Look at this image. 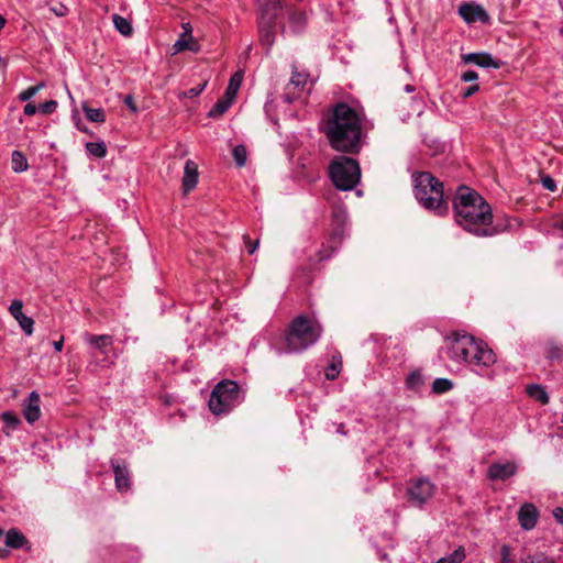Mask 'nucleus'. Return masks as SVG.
Returning <instances> with one entry per match:
<instances>
[{"instance_id": "obj_58", "label": "nucleus", "mask_w": 563, "mask_h": 563, "mask_svg": "<svg viewBox=\"0 0 563 563\" xmlns=\"http://www.w3.org/2000/svg\"><path fill=\"white\" fill-rule=\"evenodd\" d=\"M558 228L563 231V220L558 224Z\"/></svg>"}, {"instance_id": "obj_8", "label": "nucleus", "mask_w": 563, "mask_h": 563, "mask_svg": "<svg viewBox=\"0 0 563 563\" xmlns=\"http://www.w3.org/2000/svg\"><path fill=\"white\" fill-rule=\"evenodd\" d=\"M262 16L258 21L261 43L268 48L274 44V23L282 9V0H265L261 3Z\"/></svg>"}, {"instance_id": "obj_36", "label": "nucleus", "mask_w": 563, "mask_h": 563, "mask_svg": "<svg viewBox=\"0 0 563 563\" xmlns=\"http://www.w3.org/2000/svg\"><path fill=\"white\" fill-rule=\"evenodd\" d=\"M521 563H554L544 553H537L534 555H527L521 559Z\"/></svg>"}, {"instance_id": "obj_49", "label": "nucleus", "mask_w": 563, "mask_h": 563, "mask_svg": "<svg viewBox=\"0 0 563 563\" xmlns=\"http://www.w3.org/2000/svg\"><path fill=\"white\" fill-rule=\"evenodd\" d=\"M23 111H24V114H26V115H34L38 111V107L35 106L34 103H27L24 107Z\"/></svg>"}, {"instance_id": "obj_4", "label": "nucleus", "mask_w": 563, "mask_h": 563, "mask_svg": "<svg viewBox=\"0 0 563 563\" xmlns=\"http://www.w3.org/2000/svg\"><path fill=\"white\" fill-rule=\"evenodd\" d=\"M322 331L318 321L306 316H298L289 324L286 335L280 345L275 347V352L278 355L300 353L314 345Z\"/></svg>"}, {"instance_id": "obj_39", "label": "nucleus", "mask_w": 563, "mask_h": 563, "mask_svg": "<svg viewBox=\"0 0 563 563\" xmlns=\"http://www.w3.org/2000/svg\"><path fill=\"white\" fill-rule=\"evenodd\" d=\"M49 10L56 15V16H65L68 13V8L63 4L62 2H55L52 3L49 7Z\"/></svg>"}, {"instance_id": "obj_22", "label": "nucleus", "mask_w": 563, "mask_h": 563, "mask_svg": "<svg viewBox=\"0 0 563 563\" xmlns=\"http://www.w3.org/2000/svg\"><path fill=\"white\" fill-rule=\"evenodd\" d=\"M426 379L420 369L412 371L406 378V387L415 393L421 391Z\"/></svg>"}, {"instance_id": "obj_15", "label": "nucleus", "mask_w": 563, "mask_h": 563, "mask_svg": "<svg viewBox=\"0 0 563 563\" xmlns=\"http://www.w3.org/2000/svg\"><path fill=\"white\" fill-rule=\"evenodd\" d=\"M111 467L114 472L115 486L118 490H128L131 486V477L126 465L118 460H112Z\"/></svg>"}, {"instance_id": "obj_6", "label": "nucleus", "mask_w": 563, "mask_h": 563, "mask_svg": "<svg viewBox=\"0 0 563 563\" xmlns=\"http://www.w3.org/2000/svg\"><path fill=\"white\" fill-rule=\"evenodd\" d=\"M329 176L336 189L350 191L361 180V168L356 159L336 156L329 165Z\"/></svg>"}, {"instance_id": "obj_34", "label": "nucleus", "mask_w": 563, "mask_h": 563, "mask_svg": "<svg viewBox=\"0 0 563 563\" xmlns=\"http://www.w3.org/2000/svg\"><path fill=\"white\" fill-rule=\"evenodd\" d=\"M453 388L452 380L448 378H435L432 383V391L434 394H444Z\"/></svg>"}, {"instance_id": "obj_52", "label": "nucleus", "mask_w": 563, "mask_h": 563, "mask_svg": "<svg viewBox=\"0 0 563 563\" xmlns=\"http://www.w3.org/2000/svg\"><path fill=\"white\" fill-rule=\"evenodd\" d=\"M271 109H272V103L269 101H267L265 103V107H264V110H265V113L268 118H271Z\"/></svg>"}, {"instance_id": "obj_61", "label": "nucleus", "mask_w": 563, "mask_h": 563, "mask_svg": "<svg viewBox=\"0 0 563 563\" xmlns=\"http://www.w3.org/2000/svg\"><path fill=\"white\" fill-rule=\"evenodd\" d=\"M3 551H4V550H1V549H0V554H1Z\"/></svg>"}, {"instance_id": "obj_17", "label": "nucleus", "mask_w": 563, "mask_h": 563, "mask_svg": "<svg viewBox=\"0 0 563 563\" xmlns=\"http://www.w3.org/2000/svg\"><path fill=\"white\" fill-rule=\"evenodd\" d=\"M465 64H475L483 68H498L499 64L488 53H468L462 56Z\"/></svg>"}, {"instance_id": "obj_13", "label": "nucleus", "mask_w": 563, "mask_h": 563, "mask_svg": "<svg viewBox=\"0 0 563 563\" xmlns=\"http://www.w3.org/2000/svg\"><path fill=\"white\" fill-rule=\"evenodd\" d=\"M22 308V300L14 299L9 307V311L11 316L18 321L20 328L25 333V335L30 336L33 333L34 321L32 318L23 313Z\"/></svg>"}, {"instance_id": "obj_7", "label": "nucleus", "mask_w": 563, "mask_h": 563, "mask_svg": "<svg viewBox=\"0 0 563 563\" xmlns=\"http://www.w3.org/2000/svg\"><path fill=\"white\" fill-rule=\"evenodd\" d=\"M243 400L240 386L234 380H221L211 391L208 405L212 413H228Z\"/></svg>"}, {"instance_id": "obj_55", "label": "nucleus", "mask_w": 563, "mask_h": 563, "mask_svg": "<svg viewBox=\"0 0 563 563\" xmlns=\"http://www.w3.org/2000/svg\"><path fill=\"white\" fill-rule=\"evenodd\" d=\"M5 25V19L0 14V31L4 27Z\"/></svg>"}, {"instance_id": "obj_2", "label": "nucleus", "mask_w": 563, "mask_h": 563, "mask_svg": "<svg viewBox=\"0 0 563 563\" xmlns=\"http://www.w3.org/2000/svg\"><path fill=\"white\" fill-rule=\"evenodd\" d=\"M453 208L457 224L465 231L476 236H492L496 233L490 227L493 221L490 206L470 187L460 186L456 189Z\"/></svg>"}, {"instance_id": "obj_23", "label": "nucleus", "mask_w": 563, "mask_h": 563, "mask_svg": "<svg viewBox=\"0 0 563 563\" xmlns=\"http://www.w3.org/2000/svg\"><path fill=\"white\" fill-rule=\"evenodd\" d=\"M526 393L529 397L534 400H538L542 405H547L550 400V397L542 385L539 384H530L526 387Z\"/></svg>"}, {"instance_id": "obj_20", "label": "nucleus", "mask_w": 563, "mask_h": 563, "mask_svg": "<svg viewBox=\"0 0 563 563\" xmlns=\"http://www.w3.org/2000/svg\"><path fill=\"white\" fill-rule=\"evenodd\" d=\"M183 51H190L194 53L199 51V44L192 38L190 32H188L187 29L173 45L174 54L180 53Z\"/></svg>"}, {"instance_id": "obj_56", "label": "nucleus", "mask_w": 563, "mask_h": 563, "mask_svg": "<svg viewBox=\"0 0 563 563\" xmlns=\"http://www.w3.org/2000/svg\"><path fill=\"white\" fill-rule=\"evenodd\" d=\"M338 432L341 434H345V431L343 430V424H340V427L338 428Z\"/></svg>"}, {"instance_id": "obj_10", "label": "nucleus", "mask_w": 563, "mask_h": 563, "mask_svg": "<svg viewBox=\"0 0 563 563\" xmlns=\"http://www.w3.org/2000/svg\"><path fill=\"white\" fill-rule=\"evenodd\" d=\"M434 493L433 483L427 477L412 479L407 487L408 501L415 507L423 506Z\"/></svg>"}, {"instance_id": "obj_12", "label": "nucleus", "mask_w": 563, "mask_h": 563, "mask_svg": "<svg viewBox=\"0 0 563 563\" xmlns=\"http://www.w3.org/2000/svg\"><path fill=\"white\" fill-rule=\"evenodd\" d=\"M518 466L514 461L495 462L487 471L490 481H506L517 473Z\"/></svg>"}, {"instance_id": "obj_14", "label": "nucleus", "mask_w": 563, "mask_h": 563, "mask_svg": "<svg viewBox=\"0 0 563 563\" xmlns=\"http://www.w3.org/2000/svg\"><path fill=\"white\" fill-rule=\"evenodd\" d=\"M539 511L533 504H523L518 511V521L520 527L526 530H532L538 522Z\"/></svg>"}, {"instance_id": "obj_25", "label": "nucleus", "mask_w": 563, "mask_h": 563, "mask_svg": "<svg viewBox=\"0 0 563 563\" xmlns=\"http://www.w3.org/2000/svg\"><path fill=\"white\" fill-rule=\"evenodd\" d=\"M112 22L115 30L123 36H131L133 34V27L131 21L119 14L112 15Z\"/></svg>"}, {"instance_id": "obj_1", "label": "nucleus", "mask_w": 563, "mask_h": 563, "mask_svg": "<svg viewBox=\"0 0 563 563\" xmlns=\"http://www.w3.org/2000/svg\"><path fill=\"white\" fill-rule=\"evenodd\" d=\"M448 356L457 363H465L475 374L493 380L499 373L495 368L497 356L495 352L483 341H477L473 335L455 332L449 338Z\"/></svg>"}, {"instance_id": "obj_18", "label": "nucleus", "mask_w": 563, "mask_h": 563, "mask_svg": "<svg viewBox=\"0 0 563 563\" xmlns=\"http://www.w3.org/2000/svg\"><path fill=\"white\" fill-rule=\"evenodd\" d=\"M198 183V166L197 164L188 159L185 163L184 176H183V190L185 194L191 191Z\"/></svg>"}, {"instance_id": "obj_5", "label": "nucleus", "mask_w": 563, "mask_h": 563, "mask_svg": "<svg viewBox=\"0 0 563 563\" xmlns=\"http://www.w3.org/2000/svg\"><path fill=\"white\" fill-rule=\"evenodd\" d=\"M413 192L419 203L441 216L446 212L448 205L443 199V184L430 173H419L413 176Z\"/></svg>"}, {"instance_id": "obj_31", "label": "nucleus", "mask_w": 563, "mask_h": 563, "mask_svg": "<svg viewBox=\"0 0 563 563\" xmlns=\"http://www.w3.org/2000/svg\"><path fill=\"white\" fill-rule=\"evenodd\" d=\"M86 118L96 123H102L106 121L104 111L100 108H89L87 106H82Z\"/></svg>"}, {"instance_id": "obj_46", "label": "nucleus", "mask_w": 563, "mask_h": 563, "mask_svg": "<svg viewBox=\"0 0 563 563\" xmlns=\"http://www.w3.org/2000/svg\"><path fill=\"white\" fill-rule=\"evenodd\" d=\"M244 243H245V246L247 247L249 254H254L258 247L260 240H255L254 242H251L249 236H244Z\"/></svg>"}, {"instance_id": "obj_43", "label": "nucleus", "mask_w": 563, "mask_h": 563, "mask_svg": "<svg viewBox=\"0 0 563 563\" xmlns=\"http://www.w3.org/2000/svg\"><path fill=\"white\" fill-rule=\"evenodd\" d=\"M561 355V350L559 346L552 344V343H549L547 345V357L549 360H558Z\"/></svg>"}, {"instance_id": "obj_37", "label": "nucleus", "mask_w": 563, "mask_h": 563, "mask_svg": "<svg viewBox=\"0 0 563 563\" xmlns=\"http://www.w3.org/2000/svg\"><path fill=\"white\" fill-rule=\"evenodd\" d=\"M238 166H243L246 162V148L243 145H236L232 151Z\"/></svg>"}, {"instance_id": "obj_47", "label": "nucleus", "mask_w": 563, "mask_h": 563, "mask_svg": "<svg viewBox=\"0 0 563 563\" xmlns=\"http://www.w3.org/2000/svg\"><path fill=\"white\" fill-rule=\"evenodd\" d=\"M478 89H479V86L477 84H474L462 91V97L468 98V97L473 96L474 93H476L478 91Z\"/></svg>"}, {"instance_id": "obj_33", "label": "nucleus", "mask_w": 563, "mask_h": 563, "mask_svg": "<svg viewBox=\"0 0 563 563\" xmlns=\"http://www.w3.org/2000/svg\"><path fill=\"white\" fill-rule=\"evenodd\" d=\"M87 152L98 158H102L107 154V146L103 141L88 142L86 144Z\"/></svg>"}, {"instance_id": "obj_42", "label": "nucleus", "mask_w": 563, "mask_h": 563, "mask_svg": "<svg viewBox=\"0 0 563 563\" xmlns=\"http://www.w3.org/2000/svg\"><path fill=\"white\" fill-rule=\"evenodd\" d=\"M541 184H542L543 188H545L550 191L556 190L555 180L550 175L541 176Z\"/></svg>"}, {"instance_id": "obj_35", "label": "nucleus", "mask_w": 563, "mask_h": 563, "mask_svg": "<svg viewBox=\"0 0 563 563\" xmlns=\"http://www.w3.org/2000/svg\"><path fill=\"white\" fill-rule=\"evenodd\" d=\"M44 82H40L35 86L29 87L19 93L18 99L22 102L27 101L32 99L42 88H44Z\"/></svg>"}, {"instance_id": "obj_50", "label": "nucleus", "mask_w": 563, "mask_h": 563, "mask_svg": "<svg viewBox=\"0 0 563 563\" xmlns=\"http://www.w3.org/2000/svg\"><path fill=\"white\" fill-rule=\"evenodd\" d=\"M553 516L555 520L563 526V508L558 507L553 510Z\"/></svg>"}, {"instance_id": "obj_38", "label": "nucleus", "mask_w": 563, "mask_h": 563, "mask_svg": "<svg viewBox=\"0 0 563 563\" xmlns=\"http://www.w3.org/2000/svg\"><path fill=\"white\" fill-rule=\"evenodd\" d=\"M1 418H2L3 422H4L8 427H11V428H13V429H14V428L19 424V422H20L19 418H18L14 413H12V412H10V411H5V412H3V413L1 415Z\"/></svg>"}, {"instance_id": "obj_27", "label": "nucleus", "mask_w": 563, "mask_h": 563, "mask_svg": "<svg viewBox=\"0 0 563 563\" xmlns=\"http://www.w3.org/2000/svg\"><path fill=\"white\" fill-rule=\"evenodd\" d=\"M308 80L309 74H307L306 71H298L297 69H294L287 89L294 88L303 90L306 85L308 84Z\"/></svg>"}, {"instance_id": "obj_54", "label": "nucleus", "mask_w": 563, "mask_h": 563, "mask_svg": "<svg viewBox=\"0 0 563 563\" xmlns=\"http://www.w3.org/2000/svg\"><path fill=\"white\" fill-rule=\"evenodd\" d=\"M404 89L406 92H412L415 90V87L411 85H406Z\"/></svg>"}, {"instance_id": "obj_26", "label": "nucleus", "mask_w": 563, "mask_h": 563, "mask_svg": "<svg viewBox=\"0 0 563 563\" xmlns=\"http://www.w3.org/2000/svg\"><path fill=\"white\" fill-rule=\"evenodd\" d=\"M232 102H233V99L224 95L222 98H220L216 102V104L209 111L208 117L209 118H218V117L222 115L231 107Z\"/></svg>"}, {"instance_id": "obj_44", "label": "nucleus", "mask_w": 563, "mask_h": 563, "mask_svg": "<svg viewBox=\"0 0 563 563\" xmlns=\"http://www.w3.org/2000/svg\"><path fill=\"white\" fill-rule=\"evenodd\" d=\"M500 556H501V561L504 563H510L512 562V558H511V549L509 545L507 544H504L501 547V550H500Z\"/></svg>"}, {"instance_id": "obj_57", "label": "nucleus", "mask_w": 563, "mask_h": 563, "mask_svg": "<svg viewBox=\"0 0 563 563\" xmlns=\"http://www.w3.org/2000/svg\"><path fill=\"white\" fill-rule=\"evenodd\" d=\"M558 267H559L560 272L563 274V262H560Z\"/></svg>"}, {"instance_id": "obj_41", "label": "nucleus", "mask_w": 563, "mask_h": 563, "mask_svg": "<svg viewBox=\"0 0 563 563\" xmlns=\"http://www.w3.org/2000/svg\"><path fill=\"white\" fill-rule=\"evenodd\" d=\"M56 108H57V102L55 100H49V101L41 103L38 106V111L44 114H48V113L54 112L56 110Z\"/></svg>"}, {"instance_id": "obj_30", "label": "nucleus", "mask_w": 563, "mask_h": 563, "mask_svg": "<svg viewBox=\"0 0 563 563\" xmlns=\"http://www.w3.org/2000/svg\"><path fill=\"white\" fill-rule=\"evenodd\" d=\"M11 165L14 173H22L29 168L27 159L20 151H14L11 155Z\"/></svg>"}, {"instance_id": "obj_19", "label": "nucleus", "mask_w": 563, "mask_h": 563, "mask_svg": "<svg viewBox=\"0 0 563 563\" xmlns=\"http://www.w3.org/2000/svg\"><path fill=\"white\" fill-rule=\"evenodd\" d=\"M24 418L29 423H34L41 416L40 409V395L36 391H32L29 395V404L23 409Z\"/></svg>"}, {"instance_id": "obj_16", "label": "nucleus", "mask_w": 563, "mask_h": 563, "mask_svg": "<svg viewBox=\"0 0 563 563\" xmlns=\"http://www.w3.org/2000/svg\"><path fill=\"white\" fill-rule=\"evenodd\" d=\"M84 340L92 349L98 350L101 354L104 355L109 353V350L113 344L112 336L108 334L95 335L90 333H85Z\"/></svg>"}, {"instance_id": "obj_11", "label": "nucleus", "mask_w": 563, "mask_h": 563, "mask_svg": "<svg viewBox=\"0 0 563 563\" xmlns=\"http://www.w3.org/2000/svg\"><path fill=\"white\" fill-rule=\"evenodd\" d=\"M459 14L467 24L479 22L482 24H489L490 16L481 4L473 2H464L459 7Z\"/></svg>"}, {"instance_id": "obj_24", "label": "nucleus", "mask_w": 563, "mask_h": 563, "mask_svg": "<svg viewBox=\"0 0 563 563\" xmlns=\"http://www.w3.org/2000/svg\"><path fill=\"white\" fill-rule=\"evenodd\" d=\"M307 22L306 13L302 11H292L289 14V27L294 33L301 32Z\"/></svg>"}, {"instance_id": "obj_60", "label": "nucleus", "mask_w": 563, "mask_h": 563, "mask_svg": "<svg viewBox=\"0 0 563 563\" xmlns=\"http://www.w3.org/2000/svg\"><path fill=\"white\" fill-rule=\"evenodd\" d=\"M380 559H382V560H386V559H387V555H386V554H383V555L380 556Z\"/></svg>"}, {"instance_id": "obj_21", "label": "nucleus", "mask_w": 563, "mask_h": 563, "mask_svg": "<svg viewBox=\"0 0 563 563\" xmlns=\"http://www.w3.org/2000/svg\"><path fill=\"white\" fill-rule=\"evenodd\" d=\"M342 366V355L339 352L333 353L329 365L324 369L327 379L334 380L340 375Z\"/></svg>"}, {"instance_id": "obj_59", "label": "nucleus", "mask_w": 563, "mask_h": 563, "mask_svg": "<svg viewBox=\"0 0 563 563\" xmlns=\"http://www.w3.org/2000/svg\"><path fill=\"white\" fill-rule=\"evenodd\" d=\"M4 65H5V63H4L3 58H2V57H0V67H1V66H4Z\"/></svg>"}, {"instance_id": "obj_29", "label": "nucleus", "mask_w": 563, "mask_h": 563, "mask_svg": "<svg viewBox=\"0 0 563 563\" xmlns=\"http://www.w3.org/2000/svg\"><path fill=\"white\" fill-rule=\"evenodd\" d=\"M242 80H243V74L242 71H236L234 73L231 78H230V81H229V85L225 89V96L232 98L233 100L235 99V96L241 87V84H242Z\"/></svg>"}, {"instance_id": "obj_3", "label": "nucleus", "mask_w": 563, "mask_h": 563, "mask_svg": "<svg viewBox=\"0 0 563 563\" xmlns=\"http://www.w3.org/2000/svg\"><path fill=\"white\" fill-rule=\"evenodd\" d=\"M324 133L335 151L355 154L362 148L361 118L344 102L334 107L327 120Z\"/></svg>"}, {"instance_id": "obj_40", "label": "nucleus", "mask_w": 563, "mask_h": 563, "mask_svg": "<svg viewBox=\"0 0 563 563\" xmlns=\"http://www.w3.org/2000/svg\"><path fill=\"white\" fill-rule=\"evenodd\" d=\"M206 86H207L206 81L202 82V84H199L196 87H192V88L186 90L184 92V97H186V98H195V97L199 96L205 90Z\"/></svg>"}, {"instance_id": "obj_28", "label": "nucleus", "mask_w": 563, "mask_h": 563, "mask_svg": "<svg viewBox=\"0 0 563 563\" xmlns=\"http://www.w3.org/2000/svg\"><path fill=\"white\" fill-rule=\"evenodd\" d=\"M4 542L7 547L20 549L24 545L25 538L19 530L11 529L7 532Z\"/></svg>"}, {"instance_id": "obj_51", "label": "nucleus", "mask_w": 563, "mask_h": 563, "mask_svg": "<svg viewBox=\"0 0 563 563\" xmlns=\"http://www.w3.org/2000/svg\"><path fill=\"white\" fill-rule=\"evenodd\" d=\"M63 346H64V340H63V338H62V339H59L58 341H55V342H54V349H55V351H56V352H62Z\"/></svg>"}, {"instance_id": "obj_48", "label": "nucleus", "mask_w": 563, "mask_h": 563, "mask_svg": "<svg viewBox=\"0 0 563 563\" xmlns=\"http://www.w3.org/2000/svg\"><path fill=\"white\" fill-rule=\"evenodd\" d=\"M123 101H124L125 106H126V107H128L132 112H134V113H135V112H137V107H136V104H135V102H134V99H133V97H132L131 95H126V96L124 97V100H123Z\"/></svg>"}, {"instance_id": "obj_53", "label": "nucleus", "mask_w": 563, "mask_h": 563, "mask_svg": "<svg viewBox=\"0 0 563 563\" xmlns=\"http://www.w3.org/2000/svg\"><path fill=\"white\" fill-rule=\"evenodd\" d=\"M283 98H284V101H285V102H287V103H290V102H292V100H294V99L290 97L289 92H286V93L283 96Z\"/></svg>"}, {"instance_id": "obj_9", "label": "nucleus", "mask_w": 563, "mask_h": 563, "mask_svg": "<svg viewBox=\"0 0 563 563\" xmlns=\"http://www.w3.org/2000/svg\"><path fill=\"white\" fill-rule=\"evenodd\" d=\"M347 222L346 211L342 208H336L332 213V225L333 230L331 232L330 244L329 246L323 245L319 252V257L321 261L328 260L331 256V253L335 251L334 244H340L341 241L345 236V225Z\"/></svg>"}, {"instance_id": "obj_32", "label": "nucleus", "mask_w": 563, "mask_h": 563, "mask_svg": "<svg viewBox=\"0 0 563 563\" xmlns=\"http://www.w3.org/2000/svg\"><path fill=\"white\" fill-rule=\"evenodd\" d=\"M466 558V552L463 547H459L448 556L441 558L437 563H462Z\"/></svg>"}, {"instance_id": "obj_45", "label": "nucleus", "mask_w": 563, "mask_h": 563, "mask_svg": "<svg viewBox=\"0 0 563 563\" xmlns=\"http://www.w3.org/2000/svg\"><path fill=\"white\" fill-rule=\"evenodd\" d=\"M461 79L465 82H472L478 79V74L475 70H466L461 75Z\"/></svg>"}]
</instances>
